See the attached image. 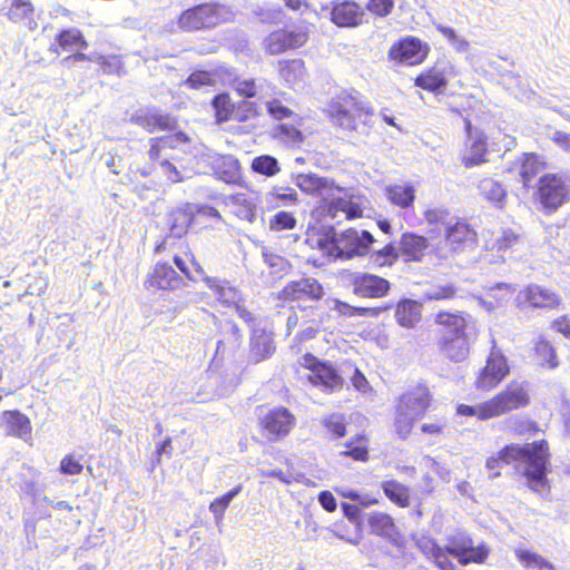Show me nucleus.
I'll list each match as a JSON object with an SVG mask.
<instances>
[{"mask_svg":"<svg viewBox=\"0 0 570 570\" xmlns=\"http://www.w3.org/2000/svg\"><path fill=\"white\" fill-rule=\"evenodd\" d=\"M202 218L222 219L220 213L213 206L186 203L169 213L168 233L156 245L157 253H173V262L183 276L196 282L195 275H204V268L186 240H180Z\"/></svg>","mask_w":570,"mask_h":570,"instance_id":"f257e3e1","label":"nucleus"},{"mask_svg":"<svg viewBox=\"0 0 570 570\" xmlns=\"http://www.w3.org/2000/svg\"><path fill=\"white\" fill-rule=\"evenodd\" d=\"M433 344L438 353L452 363L468 360L478 335L472 315L461 309H440L433 315Z\"/></svg>","mask_w":570,"mask_h":570,"instance_id":"f03ea898","label":"nucleus"},{"mask_svg":"<svg viewBox=\"0 0 570 570\" xmlns=\"http://www.w3.org/2000/svg\"><path fill=\"white\" fill-rule=\"evenodd\" d=\"M324 114L330 124L342 132L367 136L374 128V108L355 89H343L333 95Z\"/></svg>","mask_w":570,"mask_h":570,"instance_id":"7ed1b4c3","label":"nucleus"},{"mask_svg":"<svg viewBox=\"0 0 570 570\" xmlns=\"http://www.w3.org/2000/svg\"><path fill=\"white\" fill-rule=\"evenodd\" d=\"M498 452L504 465L519 461L525 462L522 475L531 491L540 494L550 492V481L547 474L551 453L547 440L542 439L524 445L509 443Z\"/></svg>","mask_w":570,"mask_h":570,"instance_id":"20e7f679","label":"nucleus"},{"mask_svg":"<svg viewBox=\"0 0 570 570\" xmlns=\"http://www.w3.org/2000/svg\"><path fill=\"white\" fill-rule=\"evenodd\" d=\"M314 29V23L306 19L289 20L264 37L262 49L271 57L298 51L308 45Z\"/></svg>","mask_w":570,"mask_h":570,"instance_id":"39448f33","label":"nucleus"},{"mask_svg":"<svg viewBox=\"0 0 570 570\" xmlns=\"http://www.w3.org/2000/svg\"><path fill=\"white\" fill-rule=\"evenodd\" d=\"M570 199V173H548L539 177L533 200L544 214L557 212Z\"/></svg>","mask_w":570,"mask_h":570,"instance_id":"423d86ee","label":"nucleus"},{"mask_svg":"<svg viewBox=\"0 0 570 570\" xmlns=\"http://www.w3.org/2000/svg\"><path fill=\"white\" fill-rule=\"evenodd\" d=\"M299 366L307 372L306 381L324 393L331 394L343 390L345 381L331 361L321 360L307 352L302 355Z\"/></svg>","mask_w":570,"mask_h":570,"instance_id":"0eeeda50","label":"nucleus"},{"mask_svg":"<svg viewBox=\"0 0 570 570\" xmlns=\"http://www.w3.org/2000/svg\"><path fill=\"white\" fill-rule=\"evenodd\" d=\"M89 47V42L79 28L69 27L61 28L53 36V40L49 46V51L57 56L69 53L61 63L71 69L77 62H90L92 58L83 51Z\"/></svg>","mask_w":570,"mask_h":570,"instance_id":"6e6552de","label":"nucleus"},{"mask_svg":"<svg viewBox=\"0 0 570 570\" xmlns=\"http://www.w3.org/2000/svg\"><path fill=\"white\" fill-rule=\"evenodd\" d=\"M530 403V384L519 380H511L501 391L488 399L491 419L525 409Z\"/></svg>","mask_w":570,"mask_h":570,"instance_id":"1a4fd4ad","label":"nucleus"},{"mask_svg":"<svg viewBox=\"0 0 570 570\" xmlns=\"http://www.w3.org/2000/svg\"><path fill=\"white\" fill-rule=\"evenodd\" d=\"M224 21V6L208 1L185 9L177 17L176 23L180 31H204L220 24Z\"/></svg>","mask_w":570,"mask_h":570,"instance_id":"9d476101","label":"nucleus"},{"mask_svg":"<svg viewBox=\"0 0 570 570\" xmlns=\"http://www.w3.org/2000/svg\"><path fill=\"white\" fill-rule=\"evenodd\" d=\"M296 417L286 406L279 405L268 410L258 417L257 428L268 443L284 441L294 430Z\"/></svg>","mask_w":570,"mask_h":570,"instance_id":"9b49d317","label":"nucleus"},{"mask_svg":"<svg viewBox=\"0 0 570 570\" xmlns=\"http://www.w3.org/2000/svg\"><path fill=\"white\" fill-rule=\"evenodd\" d=\"M510 372L511 367L507 356L493 347L489 352L484 365L475 375L474 386L479 391H493L509 376Z\"/></svg>","mask_w":570,"mask_h":570,"instance_id":"f8f14e48","label":"nucleus"},{"mask_svg":"<svg viewBox=\"0 0 570 570\" xmlns=\"http://www.w3.org/2000/svg\"><path fill=\"white\" fill-rule=\"evenodd\" d=\"M346 285L358 298L381 299L391 291L389 279L368 272H346L343 275Z\"/></svg>","mask_w":570,"mask_h":570,"instance_id":"ddd939ff","label":"nucleus"},{"mask_svg":"<svg viewBox=\"0 0 570 570\" xmlns=\"http://www.w3.org/2000/svg\"><path fill=\"white\" fill-rule=\"evenodd\" d=\"M430 52L428 42L415 36H405L391 45L387 58L399 65L419 66L428 59Z\"/></svg>","mask_w":570,"mask_h":570,"instance_id":"4468645a","label":"nucleus"},{"mask_svg":"<svg viewBox=\"0 0 570 570\" xmlns=\"http://www.w3.org/2000/svg\"><path fill=\"white\" fill-rule=\"evenodd\" d=\"M373 235L367 230L347 228L331 240L337 257L354 258L365 256L372 244Z\"/></svg>","mask_w":570,"mask_h":570,"instance_id":"2eb2a0df","label":"nucleus"},{"mask_svg":"<svg viewBox=\"0 0 570 570\" xmlns=\"http://www.w3.org/2000/svg\"><path fill=\"white\" fill-rule=\"evenodd\" d=\"M448 551L462 564L482 563L489 556V549L481 543L474 546L473 539L465 532H458L448 538Z\"/></svg>","mask_w":570,"mask_h":570,"instance_id":"dca6fc26","label":"nucleus"},{"mask_svg":"<svg viewBox=\"0 0 570 570\" xmlns=\"http://www.w3.org/2000/svg\"><path fill=\"white\" fill-rule=\"evenodd\" d=\"M443 242L451 253L464 252L478 245V233L465 219L455 218L444 228Z\"/></svg>","mask_w":570,"mask_h":570,"instance_id":"f3484780","label":"nucleus"},{"mask_svg":"<svg viewBox=\"0 0 570 570\" xmlns=\"http://www.w3.org/2000/svg\"><path fill=\"white\" fill-rule=\"evenodd\" d=\"M323 296L324 288L322 284L317 279L309 277L291 281L276 294L277 299L283 304L298 301L317 302Z\"/></svg>","mask_w":570,"mask_h":570,"instance_id":"a211bd4d","label":"nucleus"},{"mask_svg":"<svg viewBox=\"0 0 570 570\" xmlns=\"http://www.w3.org/2000/svg\"><path fill=\"white\" fill-rule=\"evenodd\" d=\"M433 405V395L425 384H416L397 397L396 409L422 419Z\"/></svg>","mask_w":570,"mask_h":570,"instance_id":"6ab92c4d","label":"nucleus"},{"mask_svg":"<svg viewBox=\"0 0 570 570\" xmlns=\"http://www.w3.org/2000/svg\"><path fill=\"white\" fill-rule=\"evenodd\" d=\"M184 285V278L167 262L157 263L145 279L150 292H174Z\"/></svg>","mask_w":570,"mask_h":570,"instance_id":"aec40b11","label":"nucleus"},{"mask_svg":"<svg viewBox=\"0 0 570 570\" xmlns=\"http://www.w3.org/2000/svg\"><path fill=\"white\" fill-rule=\"evenodd\" d=\"M276 352L275 334L265 327L254 328L249 335L248 360L259 364L271 358Z\"/></svg>","mask_w":570,"mask_h":570,"instance_id":"412c9836","label":"nucleus"},{"mask_svg":"<svg viewBox=\"0 0 570 570\" xmlns=\"http://www.w3.org/2000/svg\"><path fill=\"white\" fill-rule=\"evenodd\" d=\"M131 124L153 134L157 130L169 131L177 128V119L169 114L158 112L155 108H140L130 117Z\"/></svg>","mask_w":570,"mask_h":570,"instance_id":"4be33fe9","label":"nucleus"},{"mask_svg":"<svg viewBox=\"0 0 570 570\" xmlns=\"http://www.w3.org/2000/svg\"><path fill=\"white\" fill-rule=\"evenodd\" d=\"M363 8L352 0H335L331 3L330 20L337 27L354 28L363 23Z\"/></svg>","mask_w":570,"mask_h":570,"instance_id":"5701e85b","label":"nucleus"},{"mask_svg":"<svg viewBox=\"0 0 570 570\" xmlns=\"http://www.w3.org/2000/svg\"><path fill=\"white\" fill-rule=\"evenodd\" d=\"M401 259L406 263H421L430 247L429 239L415 232H404L397 240Z\"/></svg>","mask_w":570,"mask_h":570,"instance_id":"b1692460","label":"nucleus"},{"mask_svg":"<svg viewBox=\"0 0 570 570\" xmlns=\"http://www.w3.org/2000/svg\"><path fill=\"white\" fill-rule=\"evenodd\" d=\"M414 86L428 92L441 94L449 83L448 73L439 62L423 69L413 80Z\"/></svg>","mask_w":570,"mask_h":570,"instance_id":"393cba45","label":"nucleus"},{"mask_svg":"<svg viewBox=\"0 0 570 570\" xmlns=\"http://www.w3.org/2000/svg\"><path fill=\"white\" fill-rule=\"evenodd\" d=\"M0 421L8 435L24 441L31 440L32 425L30 419L19 410L2 411Z\"/></svg>","mask_w":570,"mask_h":570,"instance_id":"a878e982","label":"nucleus"},{"mask_svg":"<svg viewBox=\"0 0 570 570\" xmlns=\"http://www.w3.org/2000/svg\"><path fill=\"white\" fill-rule=\"evenodd\" d=\"M520 304L534 308H553L559 305V297L556 293L531 284L519 293Z\"/></svg>","mask_w":570,"mask_h":570,"instance_id":"bb28decb","label":"nucleus"},{"mask_svg":"<svg viewBox=\"0 0 570 570\" xmlns=\"http://www.w3.org/2000/svg\"><path fill=\"white\" fill-rule=\"evenodd\" d=\"M394 317L399 326L413 330L422 321V304L415 299L402 298L394 305Z\"/></svg>","mask_w":570,"mask_h":570,"instance_id":"cd10ccee","label":"nucleus"},{"mask_svg":"<svg viewBox=\"0 0 570 570\" xmlns=\"http://www.w3.org/2000/svg\"><path fill=\"white\" fill-rule=\"evenodd\" d=\"M488 154V138L483 132H478L466 141L461 163L465 168L480 166L487 161Z\"/></svg>","mask_w":570,"mask_h":570,"instance_id":"c85d7f7f","label":"nucleus"},{"mask_svg":"<svg viewBox=\"0 0 570 570\" xmlns=\"http://www.w3.org/2000/svg\"><path fill=\"white\" fill-rule=\"evenodd\" d=\"M391 308V305L383 304L379 306H354L347 302H344L340 298L333 299L332 309L340 317H368V318H377L383 313L387 312Z\"/></svg>","mask_w":570,"mask_h":570,"instance_id":"c756f323","label":"nucleus"},{"mask_svg":"<svg viewBox=\"0 0 570 570\" xmlns=\"http://www.w3.org/2000/svg\"><path fill=\"white\" fill-rule=\"evenodd\" d=\"M519 176L523 187L529 188L532 180L547 168V163L535 153H523L517 160Z\"/></svg>","mask_w":570,"mask_h":570,"instance_id":"7c9ffc66","label":"nucleus"},{"mask_svg":"<svg viewBox=\"0 0 570 570\" xmlns=\"http://www.w3.org/2000/svg\"><path fill=\"white\" fill-rule=\"evenodd\" d=\"M213 169L217 179L226 184L238 185L242 181L240 164L238 159L232 155H222L217 157Z\"/></svg>","mask_w":570,"mask_h":570,"instance_id":"2f4dec72","label":"nucleus"},{"mask_svg":"<svg viewBox=\"0 0 570 570\" xmlns=\"http://www.w3.org/2000/svg\"><path fill=\"white\" fill-rule=\"evenodd\" d=\"M206 286L214 293L217 301L220 302L225 306L236 305V303H240L242 295L239 291L232 286L227 281H222L217 277H209L204 275H199Z\"/></svg>","mask_w":570,"mask_h":570,"instance_id":"473e14b6","label":"nucleus"},{"mask_svg":"<svg viewBox=\"0 0 570 570\" xmlns=\"http://www.w3.org/2000/svg\"><path fill=\"white\" fill-rule=\"evenodd\" d=\"M188 141L189 138L187 137L186 134L181 131L176 132L174 135L151 138L149 140V159L151 161H160L161 157L166 155L168 150L176 149L179 145L186 144Z\"/></svg>","mask_w":570,"mask_h":570,"instance_id":"72a5a7b5","label":"nucleus"},{"mask_svg":"<svg viewBox=\"0 0 570 570\" xmlns=\"http://www.w3.org/2000/svg\"><path fill=\"white\" fill-rule=\"evenodd\" d=\"M380 487L384 495L396 507L405 509L411 505L412 494L407 485L395 479H389L382 481Z\"/></svg>","mask_w":570,"mask_h":570,"instance_id":"f704fd0d","label":"nucleus"},{"mask_svg":"<svg viewBox=\"0 0 570 570\" xmlns=\"http://www.w3.org/2000/svg\"><path fill=\"white\" fill-rule=\"evenodd\" d=\"M415 188L412 184H393L384 189L387 200L395 207L401 209L410 208L415 202Z\"/></svg>","mask_w":570,"mask_h":570,"instance_id":"c9c22d12","label":"nucleus"},{"mask_svg":"<svg viewBox=\"0 0 570 570\" xmlns=\"http://www.w3.org/2000/svg\"><path fill=\"white\" fill-rule=\"evenodd\" d=\"M371 533L387 539L399 534L394 519L384 512H373L367 520Z\"/></svg>","mask_w":570,"mask_h":570,"instance_id":"e433bc0d","label":"nucleus"},{"mask_svg":"<svg viewBox=\"0 0 570 570\" xmlns=\"http://www.w3.org/2000/svg\"><path fill=\"white\" fill-rule=\"evenodd\" d=\"M278 76L287 83L294 85L302 81L306 76V66L303 59L279 60L277 65Z\"/></svg>","mask_w":570,"mask_h":570,"instance_id":"4c0bfd02","label":"nucleus"},{"mask_svg":"<svg viewBox=\"0 0 570 570\" xmlns=\"http://www.w3.org/2000/svg\"><path fill=\"white\" fill-rule=\"evenodd\" d=\"M327 213L335 217L338 213H344L348 220L363 217L364 208L360 203L351 198L337 197L325 205Z\"/></svg>","mask_w":570,"mask_h":570,"instance_id":"58836bf2","label":"nucleus"},{"mask_svg":"<svg viewBox=\"0 0 570 570\" xmlns=\"http://www.w3.org/2000/svg\"><path fill=\"white\" fill-rule=\"evenodd\" d=\"M532 357L538 365L552 370L559 365L556 347L547 338H539L533 346Z\"/></svg>","mask_w":570,"mask_h":570,"instance_id":"ea45409f","label":"nucleus"},{"mask_svg":"<svg viewBox=\"0 0 570 570\" xmlns=\"http://www.w3.org/2000/svg\"><path fill=\"white\" fill-rule=\"evenodd\" d=\"M370 440L365 434H356L344 443V450L340 455L357 462H367Z\"/></svg>","mask_w":570,"mask_h":570,"instance_id":"a19ab883","label":"nucleus"},{"mask_svg":"<svg viewBox=\"0 0 570 570\" xmlns=\"http://www.w3.org/2000/svg\"><path fill=\"white\" fill-rule=\"evenodd\" d=\"M481 195L494 206L502 208L507 200L504 187L495 179L485 177L479 183Z\"/></svg>","mask_w":570,"mask_h":570,"instance_id":"79ce46f5","label":"nucleus"},{"mask_svg":"<svg viewBox=\"0 0 570 570\" xmlns=\"http://www.w3.org/2000/svg\"><path fill=\"white\" fill-rule=\"evenodd\" d=\"M214 110V118L216 124H224L230 121L234 112L235 102L228 92H220L215 95L210 101Z\"/></svg>","mask_w":570,"mask_h":570,"instance_id":"37998d69","label":"nucleus"},{"mask_svg":"<svg viewBox=\"0 0 570 570\" xmlns=\"http://www.w3.org/2000/svg\"><path fill=\"white\" fill-rule=\"evenodd\" d=\"M299 188L307 194H320L330 191L334 188L333 181L320 177L316 174L301 175L298 177Z\"/></svg>","mask_w":570,"mask_h":570,"instance_id":"c03bdc74","label":"nucleus"},{"mask_svg":"<svg viewBox=\"0 0 570 570\" xmlns=\"http://www.w3.org/2000/svg\"><path fill=\"white\" fill-rule=\"evenodd\" d=\"M273 137L291 147L299 146L305 140L304 134L291 124L276 125L273 129Z\"/></svg>","mask_w":570,"mask_h":570,"instance_id":"a18cd8bd","label":"nucleus"},{"mask_svg":"<svg viewBox=\"0 0 570 570\" xmlns=\"http://www.w3.org/2000/svg\"><path fill=\"white\" fill-rule=\"evenodd\" d=\"M401 259L397 244L387 243L382 248L371 253L370 261L377 267H392Z\"/></svg>","mask_w":570,"mask_h":570,"instance_id":"49530a36","label":"nucleus"},{"mask_svg":"<svg viewBox=\"0 0 570 570\" xmlns=\"http://www.w3.org/2000/svg\"><path fill=\"white\" fill-rule=\"evenodd\" d=\"M227 204L235 208V214L246 220L255 217V205L245 193H236L227 197Z\"/></svg>","mask_w":570,"mask_h":570,"instance_id":"de8ad7c7","label":"nucleus"},{"mask_svg":"<svg viewBox=\"0 0 570 570\" xmlns=\"http://www.w3.org/2000/svg\"><path fill=\"white\" fill-rule=\"evenodd\" d=\"M216 73L213 70H194L183 82L189 90H199L204 87H215Z\"/></svg>","mask_w":570,"mask_h":570,"instance_id":"09e8293b","label":"nucleus"},{"mask_svg":"<svg viewBox=\"0 0 570 570\" xmlns=\"http://www.w3.org/2000/svg\"><path fill=\"white\" fill-rule=\"evenodd\" d=\"M417 419L397 410L395 407V416L393 421V431L396 439L405 441L412 434V431Z\"/></svg>","mask_w":570,"mask_h":570,"instance_id":"8fccbe9b","label":"nucleus"},{"mask_svg":"<svg viewBox=\"0 0 570 570\" xmlns=\"http://www.w3.org/2000/svg\"><path fill=\"white\" fill-rule=\"evenodd\" d=\"M515 557L524 568L537 567L539 570H556L551 562L534 551L517 549Z\"/></svg>","mask_w":570,"mask_h":570,"instance_id":"3c124183","label":"nucleus"},{"mask_svg":"<svg viewBox=\"0 0 570 570\" xmlns=\"http://www.w3.org/2000/svg\"><path fill=\"white\" fill-rule=\"evenodd\" d=\"M285 16L279 4L264 2L255 10V17L263 24H275Z\"/></svg>","mask_w":570,"mask_h":570,"instance_id":"603ef678","label":"nucleus"},{"mask_svg":"<svg viewBox=\"0 0 570 570\" xmlns=\"http://www.w3.org/2000/svg\"><path fill=\"white\" fill-rule=\"evenodd\" d=\"M250 168L254 173L272 177L281 171V167L275 157L261 155L252 160Z\"/></svg>","mask_w":570,"mask_h":570,"instance_id":"864d4df0","label":"nucleus"},{"mask_svg":"<svg viewBox=\"0 0 570 570\" xmlns=\"http://www.w3.org/2000/svg\"><path fill=\"white\" fill-rule=\"evenodd\" d=\"M259 116L256 102L242 99L235 102L230 121L246 122Z\"/></svg>","mask_w":570,"mask_h":570,"instance_id":"5fc2aeb1","label":"nucleus"},{"mask_svg":"<svg viewBox=\"0 0 570 570\" xmlns=\"http://www.w3.org/2000/svg\"><path fill=\"white\" fill-rule=\"evenodd\" d=\"M242 491V484L233 488L228 492L223 495L216 498L209 504V511L214 514L215 518L220 519L224 517L226 509L228 508L230 501Z\"/></svg>","mask_w":570,"mask_h":570,"instance_id":"6e6d98bb","label":"nucleus"},{"mask_svg":"<svg viewBox=\"0 0 570 570\" xmlns=\"http://www.w3.org/2000/svg\"><path fill=\"white\" fill-rule=\"evenodd\" d=\"M456 413L462 416H474L479 421L491 420L488 400L475 405L459 404Z\"/></svg>","mask_w":570,"mask_h":570,"instance_id":"4d7b16f0","label":"nucleus"},{"mask_svg":"<svg viewBox=\"0 0 570 570\" xmlns=\"http://www.w3.org/2000/svg\"><path fill=\"white\" fill-rule=\"evenodd\" d=\"M326 431L334 438L341 439L346 434V422L342 414H331L323 420Z\"/></svg>","mask_w":570,"mask_h":570,"instance_id":"13d9d810","label":"nucleus"},{"mask_svg":"<svg viewBox=\"0 0 570 570\" xmlns=\"http://www.w3.org/2000/svg\"><path fill=\"white\" fill-rule=\"evenodd\" d=\"M296 218L292 213L278 212L269 219V228L274 232H282L286 229H294L296 226Z\"/></svg>","mask_w":570,"mask_h":570,"instance_id":"bf43d9fd","label":"nucleus"},{"mask_svg":"<svg viewBox=\"0 0 570 570\" xmlns=\"http://www.w3.org/2000/svg\"><path fill=\"white\" fill-rule=\"evenodd\" d=\"M83 471V464L81 461L73 454H66L59 463V472L62 475H79Z\"/></svg>","mask_w":570,"mask_h":570,"instance_id":"052dcab7","label":"nucleus"},{"mask_svg":"<svg viewBox=\"0 0 570 570\" xmlns=\"http://www.w3.org/2000/svg\"><path fill=\"white\" fill-rule=\"evenodd\" d=\"M97 63L100 67V70L106 75H119L122 70V62L120 56L110 55V56H98Z\"/></svg>","mask_w":570,"mask_h":570,"instance_id":"680f3d73","label":"nucleus"},{"mask_svg":"<svg viewBox=\"0 0 570 570\" xmlns=\"http://www.w3.org/2000/svg\"><path fill=\"white\" fill-rule=\"evenodd\" d=\"M234 90L239 97L254 98L257 95V83L254 78L250 79H235L233 85Z\"/></svg>","mask_w":570,"mask_h":570,"instance_id":"e2e57ef3","label":"nucleus"},{"mask_svg":"<svg viewBox=\"0 0 570 570\" xmlns=\"http://www.w3.org/2000/svg\"><path fill=\"white\" fill-rule=\"evenodd\" d=\"M366 9L377 18H385L394 9V0H368Z\"/></svg>","mask_w":570,"mask_h":570,"instance_id":"0e129e2a","label":"nucleus"},{"mask_svg":"<svg viewBox=\"0 0 570 570\" xmlns=\"http://www.w3.org/2000/svg\"><path fill=\"white\" fill-rule=\"evenodd\" d=\"M271 200L274 202L276 206H285L296 204L298 202V197L294 189L287 187L273 190L271 193Z\"/></svg>","mask_w":570,"mask_h":570,"instance_id":"69168bd1","label":"nucleus"},{"mask_svg":"<svg viewBox=\"0 0 570 570\" xmlns=\"http://www.w3.org/2000/svg\"><path fill=\"white\" fill-rule=\"evenodd\" d=\"M450 212L444 208H429L423 213V217L430 226L445 225L449 220Z\"/></svg>","mask_w":570,"mask_h":570,"instance_id":"338daca9","label":"nucleus"},{"mask_svg":"<svg viewBox=\"0 0 570 570\" xmlns=\"http://www.w3.org/2000/svg\"><path fill=\"white\" fill-rule=\"evenodd\" d=\"M448 547H441L430 560L439 570H455L454 562L450 559Z\"/></svg>","mask_w":570,"mask_h":570,"instance_id":"774afa93","label":"nucleus"}]
</instances>
